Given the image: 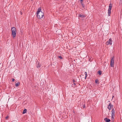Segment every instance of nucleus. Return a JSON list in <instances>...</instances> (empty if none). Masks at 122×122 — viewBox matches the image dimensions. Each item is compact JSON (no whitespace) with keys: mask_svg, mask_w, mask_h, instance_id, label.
<instances>
[{"mask_svg":"<svg viewBox=\"0 0 122 122\" xmlns=\"http://www.w3.org/2000/svg\"><path fill=\"white\" fill-rule=\"evenodd\" d=\"M41 7L39 8L38 10L37 13V18L39 19H41L43 18L44 15L43 12L41 11Z\"/></svg>","mask_w":122,"mask_h":122,"instance_id":"f257e3e1","label":"nucleus"},{"mask_svg":"<svg viewBox=\"0 0 122 122\" xmlns=\"http://www.w3.org/2000/svg\"><path fill=\"white\" fill-rule=\"evenodd\" d=\"M12 35L13 38L15 37L16 34V29L14 27H13L11 28Z\"/></svg>","mask_w":122,"mask_h":122,"instance_id":"f03ea898","label":"nucleus"},{"mask_svg":"<svg viewBox=\"0 0 122 122\" xmlns=\"http://www.w3.org/2000/svg\"><path fill=\"white\" fill-rule=\"evenodd\" d=\"M112 7V5L111 4H110L108 10V16H110L111 13V10Z\"/></svg>","mask_w":122,"mask_h":122,"instance_id":"7ed1b4c3","label":"nucleus"},{"mask_svg":"<svg viewBox=\"0 0 122 122\" xmlns=\"http://www.w3.org/2000/svg\"><path fill=\"white\" fill-rule=\"evenodd\" d=\"M112 40L111 38H110L109 40L106 42V44L107 45H112Z\"/></svg>","mask_w":122,"mask_h":122,"instance_id":"20e7f679","label":"nucleus"},{"mask_svg":"<svg viewBox=\"0 0 122 122\" xmlns=\"http://www.w3.org/2000/svg\"><path fill=\"white\" fill-rule=\"evenodd\" d=\"M114 58L113 57L111 59L110 62V66L112 67L114 66Z\"/></svg>","mask_w":122,"mask_h":122,"instance_id":"39448f33","label":"nucleus"},{"mask_svg":"<svg viewBox=\"0 0 122 122\" xmlns=\"http://www.w3.org/2000/svg\"><path fill=\"white\" fill-rule=\"evenodd\" d=\"M112 118L113 119L115 114V111L114 109H113L112 110Z\"/></svg>","mask_w":122,"mask_h":122,"instance_id":"423d86ee","label":"nucleus"},{"mask_svg":"<svg viewBox=\"0 0 122 122\" xmlns=\"http://www.w3.org/2000/svg\"><path fill=\"white\" fill-rule=\"evenodd\" d=\"M113 107V105H112L111 103H110L107 107V108L109 110H111L112 108Z\"/></svg>","mask_w":122,"mask_h":122,"instance_id":"0eeeda50","label":"nucleus"},{"mask_svg":"<svg viewBox=\"0 0 122 122\" xmlns=\"http://www.w3.org/2000/svg\"><path fill=\"white\" fill-rule=\"evenodd\" d=\"M104 120L106 122H109L111 121L110 119L107 118H105Z\"/></svg>","mask_w":122,"mask_h":122,"instance_id":"6e6552de","label":"nucleus"},{"mask_svg":"<svg viewBox=\"0 0 122 122\" xmlns=\"http://www.w3.org/2000/svg\"><path fill=\"white\" fill-rule=\"evenodd\" d=\"M38 64L36 66V67L37 68L40 67L41 66V64L40 63H37Z\"/></svg>","mask_w":122,"mask_h":122,"instance_id":"1a4fd4ad","label":"nucleus"},{"mask_svg":"<svg viewBox=\"0 0 122 122\" xmlns=\"http://www.w3.org/2000/svg\"><path fill=\"white\" fill-rule=\"evenodd\" d=\"M79 17H85V15H79Z\"/></svg>","mask_w":122,"mask_h":122,"instance_id":"9d476101","label":"nucleus"},{"mask_svg":"<svg viewBox=\"0 0 122 122\" xmlns=\"http://www.w3.org/2000/svg\"><path fill=\"white\" fill-rule=\"evenodd\" d=\"M20 85V83L19 82H18L15 84V85L16 86H18Z\"/></svg>","mask_w":122,"mask_h":122,"instance_id":"9b49d317","label":"nucleus"},{"mask_svg":"<svg viewBox=\"0 0 122 122\" xmlns=\"http://www.w3.org/2000/svg\"><path fill=\"white\" fill-rule=\"evenodd\" d=\"M85 79H86V77L87 76V73L86 72H85Z\"/></svg>","mask_w":122,"mask_h":122,"instance_id":"f8f14e48","label":"nucleus"},{"mask_svg":"<svg viewBox=\"0 0 122 122\" xmlns=\"http://www.w3.org/2000/svg\"><path fill=\"white\" fill-rule=\"evenodd\" d=\"M3 29L1 27H0V32H1V33H2L3 32Z\"/></svg>","mask_w":122,"mask_h":122,"instance_id":"ddd939ff","label":"nucleus"},{"mask_svg":"<svg viewBox=\"0 0 122 122\" xmlns=\"http://www.w3.org/2000/svg\"><path fill=\"white\" fill-rule=\"evenodd\" d=\"M81 5H82V6H83V7H85L84 5V3H83V2H81Z\"/></svg>","mask_w":122,"mask_h":122,"instance_id":"4468645a","label":"nucleus"},{"mask_svg":"<svg viewBox=\"0 0 122 122\" xmlns=\"http://www.w3.org/2000/svg\"><path fill=\"white\" fill-rule=\"evenodd\" d=\"M27 111V110L26 109H25L23 111L22 113L23 114H24Z\"/></svg>","mask_w":122,"mask_h":122,"instance_id":"2eb2a0df","label":"nucleus"},{"mask_svg":"<svg viewBox=\"0 0 122 122\" xmlns=\"http://www.w3.org/2000/svg\"><path fill=\"white\" fill-rule=\"evenodd\" d=\"M99 81L98 79H96L95 80V83H98Z\"/></svg>","mask_w":122,"mask_h":122,"instance_id":"dca6fc26","label":"nucleus"},{"mask_svg":"<svg viewBox=\"0 0 122 122\" xmlns=\"http://www.w3.org/2000/svg\"><path fill=\"white\" fill-rule=\"evenodd\" d=\"M102 72L100 71H98V74L99 75H101L102 74Z\"/></svg>","mask_w":122,"mask_h":122,"instance_id":"f3484780","label":"nucleus"},{"mask_svg":"<svg viewBox=\"0 0 122 122\" xmlns=\"http://www.w3.org/2000/svg\"><path fill=\"white\" fill-rule=\"evenodd\" d=\"M58 58H60L61 59H62V57L61 56H58Z\"/></svg>","mask_w":122,"mask_h":122,"instance_id":"a211bd4d","label":"nucleus"},{"mask_svg":"<svg viewBox=\"0 0 122 122\" xmlns=\"http://www.w3.org/2000/svg\"><path fill=\"white\" fill-rule=\"evenodd\" d=\"M9 118V116H7L5 117L6 119H8Z\"/></svg>","mask_w":122,"mask_h":122,"instance_id":"6ab92c4d","label":"nucleus"},{"mask_svg":"<svg viewBox=\"0 0 122 122\" xmlns=\"http://www.w3.org/2000/svg\"><path fill=\"white\" fill-rule=\"evenodd\" d=\"M83 107L84 108L85 107V104L83 105Z\"/></svg>","mask_w":122,"mask_h":122,"instance_id":"aec40b11","label":"nucleus"},{"mask_svg":"<svg viewBox=\"0 0 122 122\" xmlns=\"http://www.w3.org/2000/svg\"><path fill=\"white\" fill-rule=\"evenodd\" d=\"M15 79H12V81H15Z\"/></svg>","mask_w":122,"mask_h":122,"instance_id":"412c9836","label":"nucleus"},{"mask_svg":"<svg viewBox=\"0 0 122 122\" xmlns=\"http://www.w3.org/2000/svg\"><path fill=\"white\" fill-rule=\"evenodd\" d=\"M83 0H80V2H82V1H83Z\"/></svg>","mask_w":122,"mask_h":122,"instance_id":"4be33fe9","label":"nucleus"}]
</instances>
